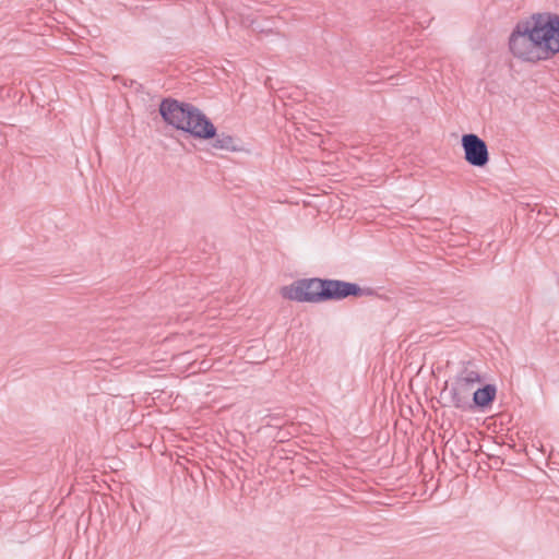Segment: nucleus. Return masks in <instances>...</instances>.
<instances>
[{"label": "nucleus", "mask_w": 559, "mask_h": 559, "mask_svg": "<svg viewBox=\"0 0 559 559\" xmlns=\"http://www.w3.org/2000/svg\"><path fill=\"white\" fill-rule=\"evenodd\" d=\"M511 53L523 61L548 60L559 52V15L535 13L520 21L509 37Z\"/></svg>", "instance_id": "1"}, {"label": "nucleus", "mask_w": 559, "mask_h": 559, "mask_svg": "<svg viewBox=\"0 0 559 559\" xmlns=\"http://www.w3.org/2000/svg\"><path fill=\"white\" fill-rule=\"evenodd\" d=\"M159 114L167 124L190 133L195 139H214L212 146L228 152L240 151L238 141L227 134L217 133L211 120L194 105L166 98L159 105Z\"/></svg>", "instance_id": "2"}, {"label": "nucleus", "mask_w": 559, "mask_h": 559, "mask_svg": "<svg viewBox=\"0 0 559 559\" xmlns=\"http://www.w3.org/2000/svg\"><path fill=\"white\" fill-rule=\"evenodd\" d=\"M483 381L480 373L467 362L454 377L449 390L450 403L455 408L473 409L469 395L476 384Z\"/></svg>", "instance_id": "3"}, {"label": "nucleus", "mask_w": 559, "mask_h": 559, "mask_svg": "<svg viewBox=\"0 0 559 559\" xmlns=\"http://www.w3.org/2000/svg\"><path fill=\"white\" fill-rule=\"evenodd\" d=\"M376 292L370 287H360L356 283L341 280L322 278V289L319 297L324 301L342 300L347 297L372 296Z\"/></svg>", "instance_id": "4"}, {"label": "nucleus", "mask_w": 559, "mask_h": 559, "mask_svg": "<svg viewBox=\"0 0 559 559\" xmlns=\"http://www.w3.org/2000/svg\"><path fill=\"white\" fill-rule=\"evenodd\" d=\"M321 289L322 278H304L295 281L289 286H284L282 288V296L299 302L320 304L323 302V299L319 297Z\"/></svg>", "instance_id": "5"}, {"label": "nucleus", "mask_w": 559, "mask_h": 559, "mask_svg": "<svg viewBox=\"0 0 559 559\" xmlns=\"http://www.w3.org/2000/svg\"><path fill=\"white\" fill-rule=\"evenodd\" d=\"M462 147L465 160L475 167H484L489 162V153L486 142L477 134L467 133L462 136Z\"/></svg>", "instance_id": "6"}, {"label": "nucleus", "mask_w": 559, "mask_h": 559, "mask_svg": "<svg viewBox=\"0 0 559 559\" xmlns=\"http://www.w3.org/2000/svg\"><path fill=\"white\" fill-rule=\"evenodd\" d=\"M496 393L497 389L493 384H486L483 388L477 389L473 393V408H485L489 406L493 402Z\"/></svg>", "instance_id": "7"}]
</instances>
